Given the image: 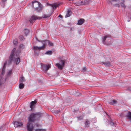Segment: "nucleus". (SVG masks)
Here are the masks:
<instances>
[{
  "label": "nucleus",
  "mask_w": 131,
  "mask_h": 131,
  "mask_svg": "<svg viewBox=\"0 0 131 131\" xmlns=\"http://www.w3.org/2000/svg\"><path fill=\"white\" fill-rule=\"evenodd\" d=\"M58 17H59L62 18V16L60 15H59L58 16Z\"/></svg>",
  "instance_id": "f704fd0d"
},
{
  "label": "nucleus",
  "mask_w": 131,
  "mask_h": 131,
  "mask_svg": "<svg viewBox=\"0 0 131 131\" xmlns=\"http://www.w3.org/2000/svg\"><path fill=\"white\" fill-rule=\"evenodd\" d=\"M50 16V15H44L43 17L44 18H46L48 17H49Z\"/></svg>",
  "instance_id": "bb28decb"
},
{
  "label": "nucleus",
  "mask_w": 131,
  "mask_h": 131,
  "mask_svg": "<svg viewBox=\"0 0 131 131\" xmlns=\"http://www.w3.org/2000/svg\"><path fill=\"white\" fill-rule=\"evenodd\" d=\"M83 115H82L81 116L78 117L77 119L79 120H81L83 119Z\"/></svg>",
  "instance_id": "aec40b11"
},
{
  "label": "nucleus",
  "mask_w": 131,
  "mask_h": 131,
  "mask_svg": "<svg viewBox=\"0 0 131 131\" xmlns=\"http://www.w3.org/2000/svg\"><path fill=\"white\" fill-rule=\"evenodd\" d=\"M121 6L122 7H125V5H124V4L123 3H121Z\"/></svg>",
  "instance_id": "c756f323"
},
{
  "label": "nucleus",
  "mask_w": 131,
  "mask_h": 131,
  "mask_svg": "<svg viewBox=\"0 0 131 131\" xmlns=\"http://www.w3.org/2000/svg\"><path fill=\"white\" fill-rule=\"evenodd\" d=\"M20 82L21 83L25 81V79L23 77H21L20 79Z\"/></svg>",
  "instance_id": "a878e982"
},
{
  "label": "nucleus",
  "mask_w": 131,
  "mask_h": 131,
  "mask_svg": "<svg viewBox=\"0 0 131 131\" xmlns=\"http://www.w3.org/2000/svg\"><path fill=\"white\" fill-rule=\"evenodd\" d=\"M82 69L83 71H85L86 69V68L85 67H84Z\"/></svg>",
  "instance_id": "72a5a7b5"
},
{
  "label": "nucleus",
  "mask_w": 131,
  "mask_h": 131,
  "mask_svg": "<svg viewBox=\"0 0 131 131\" xmlns=\"http://www.w3.org/2000/svg\"><path fill=\"white\" fill-rule=\"evenodd\" d=\"M36 115L32 114L28 118L29 122L27 124V129L28 131H33L34 127L31 122H33L35 120Z\"/></svg>",
  "instance_id": "f257e3e1"
},
{
  "label": "nucleus",
  "mask_w": 131,
  "mask_h": 131,
  "mask_svg": "<svg viewBox=\"0 0 131 131\" xmlns=\"http://www.w3.org/2000/svg\"><path fill=\"white\" fill-rule=\"evenodd\" d=\"M23 46V45H21L20 46V47H22Z\"/></svg>",
  "instance_id": "c9c22d12"
},
{
  "label": "nucleus",
  "mask_w": 131,
  "mask_h": 131,
  "mask_svg": "<svg viewBox=\"0 0 131 131\" xmlns=\"http://www.w3.org/2000/svg\"><path fill=\"white\" fill-rule=\"evenodd\" d=\"M42 70L45 72H47L51 67V65L49 64H43L42 65Z\"/></svg>",
  "instance_id": "39448f33"
},
{
  "label": "nucleus",
  "mask_w": 131,
  "mask_h": 131,
  "mask_svg": "<svg viewBox=\"0 0 131 131\" xmlns=\"http://www.w3.org/2000/svg\"><path fill=\"white\" fill-rule=\"evenodd\" d=\"M52 52L51 50H48L46 52L45 54H46L51 55L52 54Z\"/></svg>",
  "instance_id": "f3484780"
},
{
  "label": "nucleus",
  "mask_w": 131,
  "mask_h": 131,
  "mask_svg": "<svg viewBox=\"0 0 131 131\" xmlns=\"http://www.w3.org/2000/svg\"><path fill=\"white\" fill-rule=\"evenodd\" d=\"M71 12L69 10H68L67 12L66 15L65 16L66 17H69L70 16Z\"/></svg>",
  "instance_id": "dca6fc26"
},
{
  "label": "nucleus",
  "mask_w": 131,
  "mask_h": 131,
  "mask_svg": "<svg viewBox=\"0 0 131 131\" xmlns=\"http://www.w3.org/2000/svg\"><path fill=\"white\" fill-rule=\"evenodd\" d=\"M127 117L131 121V112H128L127 115Z\"/></svg>",
  "instance_id": "2eb2a0df"
},
{
  "label": "nucleus",
  "mask_w": 131,
  "mask_h": 131,
  "mask_svg": "<svg viewBox=\"0 0 131 131\" xmlns=\"http://www.w3.org/2000/svg\"><path fill=\"white\" fill-rule=\"evenodd\" d=\"M61 63H57L55 64V66L58 67V68L60 69H62L63 67L64 66V64L65 63V61L64 60L61 61Z\"/></svg>",
  "instance_id": "0eeeda50"
},
{
  "label": "nucleus",
  "mask_w": 131,
  "mask_h": 131,
  "mask_svg": "<svg viewBox=\"0 0 131 131\" xmlns=\"http://www.w3.org/2000/svg\"><path fill=\"white\" fill-rule=\"evenodd\" d=\"M90 122H89L88 121H87L85 122V126L86 127H88L89 126V124Z\"/></svg>",
  "instance_id": "393cba45"
},
{
  "label": "nucleus",
  "mask_w": 131,
  "mask_h": 131,
  "mask_svg": "<svg viewBox=\"0 0 131 131\" xmlns=\"http://www.w3.org/2000/svg\"><path fill=\"white\" fill-rule=\"evenodd\" d=\"M19 52H20V51H19V52H18V53H19Z\"/></svg>",
  "instance_id": "58836bf2"
},
{
  "label": "nucleus",
  "mask_w": 131,
  "mask_h": 131,
  "mask_svg": "<svg viewBox=\"0 0 131 131\" xmlns=\"http://www.w3.org/2000/svg\"><path fill=\"white\" fill-rule=\"evenodd\" d=\"M84 22V20L82 19H81L80 20H78L77 24L80 25L83 24Z\"/></svg>",
  "instance_id": "4468645a"
},
{
  "label": "nucleus",
  "mask_w": 131,
  "mask_h": 131,
  "mask_svg": "<svg viewBox=\"0 0 131 131\" xmlns=\"http://www.w3.org/2000/svg\"><path fill=\"white\" fill-rule=\"evenodd\" d=\"M36 126H38V125H37H37H36Z\"/></svg>",
  "instance_id": "4c0bfd02"
},
{
  "label": "nucleus",
  "mask_w": 131,
  "mask_h": 131,
  "mask_svg": "<svg viewBox=\"0 0 131 131\" xmlns=\"http://www.w3.org/2000/svg\"><path fill=\"white\" fill-rule=\"evenodd\" d=\"M24 85L22 83H20L19 85V87L20 89H23L24 87Z\"/></svg>",
  "instance_id": "412c9836"
},
{
  "label": "nucleus",
  "mask_w": 131,
  "mask_h": 131,
  "mask_svg": "<svg viewBox=\"0 0 131 131\" xmlns=\"http://www.w3.org/2000/svg\"><path fill=\"white\" fill-rule=\"evenodd\" d=\"M15 50V49L14 48L12 51L11 55L10 56V59L9 61L10 62H11L12 60L13 56H14V62L16 63V64H18L20 62V59L19 58L18 53L16 54V55H15V54H14V53Z\"/></svg>",
  "instance_id": "f03ea898"
},
{
  "label": "nucleus",
  "mask_w": 131,
  "mask_h": 131,
  "mask_svg": "<svg viewBox=\"0 0 131 131\" xmlns=\"http://www.w3.org/2000/svg\"><path fill=\"white\" fill-rule=\"evenodd\" d=\"M13 43L14 45H16L17 43V40H15L13 41Z\"/></svg>",
  "instance_id": "cd10ccee"
},
{
  "label": "nucleus",
  "mask_w": 131,
  "mask_h": 131,
  "mask_svg": "<svg viewBox=\"0 0 131 131\" xmlns=\"http://www.w3.org/2000/svg\"><path fill=\"white\" fill-rule=\"evenodd\" d=\"M14 124V126L16 127L20 126L23 125L22 123L17 122H15Z\"/></svg>",
  "instance_id": "9b49d317"
},
{
  "label": "nucleus",
  "mask_w": 131,
  "mask_h": 131,
  "mask_svg": "<svg viewBox=\"0 0 131 131\" xmlns=\"http://www.w3.org/2000/svg\"><path fill=\"white\" fill-rule=\"evenodd\" d=\"M7 64V62L6 61L4 64V66L2 68L1 73V75L2 76L4 75L5 72V66Z\"/></svg>",
  "instance_id": "1a4fd4ad"
},
{
  "label": "nucleus",
  "mask_w": 131,
  "mask_h": 131,
  "mask_svg": "<svg viewBox=\"0 0 131 131\" xmlns=\"http://www.w3.org/2000/svg\"><path fill=\"white\" fill-rule=\"evenodd\" d=\"M20 37V39L21 40H23V39L24 38L23 36H21Z\"/></svg>",
  "instance_id": "2f4dec72"
},
{
  "label": "nucleus",
  "mask_w": 131,
  "mask_h": 131,
  "mask_svg": "<svg viewBox=\"0 0 131 131\" xmlns=\"http://www.w3.org/2000/svg\"><path fill=\"white\" fill-rule=\"evenodd\" d=\"M41 18V17H38L35 15L32 16L30 18L29 21L31 23L34 22L37 19H40Z\"/></svg>",
  "instance_id": "423d86ee"
},
{
  "label": "nucleus",
  "mask_w": 131,
  "mask_h": 131,
  "mask_svg": "<svg viewBox=\"0 0 131 131\" xmlns=\"http://www.w3.org/2000/svg\"><path fill=\"white\" fill-rule=\"evenodd\" d=\"M59 5L57 3L51 5V6L53 9H56L57 7H58Z\"/></svg>",
  "instance_id": "a211bd4d"
},
{
  "label": "nucleus",
  "mask_w": 131,
  "mask_h": 131,
  "mask_svg": "<svg viewBox=\"0 0 131 131\" xmlns=\"http://www.w3.org/2000/svg\"><path fill=\"white\" fill-rule=\"evenodd\" d=\"M35 131H46L45 129H36L35 130Z\"/></svg>",
  "instance_id": "b1692460"
},
{
  "label": "nucleus",
  "mask_w": 131,
  "mask_h": 131,
  "mask_svg": "<svg viewBox=\"0 0 131 131\" xmlns=\"http://www.w3.org/2000/svg\"><path fill=\"white\" fill-rule=\"evenodd\" d=\"M36 103V101L35 100L34 101H32L30 103V107L31 110L35 107V104Z\"/></svg>",
  "instance_id": "9d476101"
},
{
  "label": "nucleus",
  "mask_w": 131,
  "mask_h": 131,
  "mask_svg": "<svg viewBox=\"0 0 131 131\" xmlns=\"http://www.w3.org/2000/svg\"><path fill=\"white\" fill-rule=\"evenodd\" d=\"M44 42V41H43L42 42L43 44V45L41 47H38L37 46H34L33 47V49L35 50V54H36L35 52L36 51L38 50H40L41 49H43L44 48L45 45L43 43Z\"/></svg>",
  "instance_id": "20e7f679"
},
{
  "label": "nucleus",
  "mask_w": 131,
  "mask_h": 131,
  "mask_svg": "<svg viewBox=\"0 0 131 131\" xmlns=\"http://www.w3.org/2000/svg\"><path fill=\"white\" fill-rule=\"evenodd\" d=\"M2 79V77L1 76H0V85H1L2 84L1 82V79Z\"/></svg>",
  "instance_id": "473e14b6"
},
{
  "label": "nucleus",
  "mask_w": 131,
  "mask_h": 131,
  "mask_svg": "<svg viewBox=\"0 0 131 131\" xmlns=\"http://www.w3.org/2000/svg\"><path fill=\"white\" fill-rule=\"evenodd\" d=\"M32 3V5L36 11L39 12L42 10V7L40 3L36 0L33 1Z\"/></svg>",
  "instance_id": "7ed1b4c3"
},
{
  "label": "nucleus",
  "mask_w": 131,
  "mask_h": 131,
  "mask_svg": "<svg viewBox=\"0 0 131 131\" xmlns=\"http://www.w3.org/2000/svg\"><path fill=\"white\" fill-rule=\"evenodd\" d=\"M105 66L107 67H110L111 66L110 63L108 62H105Z\"/></svg>",
  "instance_id": "4be33fe9"
},
{
  "label": "nucleus",
  "mask_w": 131,
  "mask_h": 131,
  "mask_svg": "<svg viewBox=\"0 0 131 131\" xmlns=\"http://www.w3.org/2000/svg\"><path fill=\"white\" fill-rule=\"evenodd\" d=\"M12 72V70H10L8 72V75H10L11 74Z\"/></svg>",
  "instance_id": "c85d7f7f"
},
{
  "label": "nucleus",
  "mask_w": 131,
  "mask_h": 131,
  "mask_svg": "<svg viewBox=\"0 0 131 131\" xmlns=\"http://www.w3.org/2000/svg\"><path fill=\"white\" fill-rule=\"evenodd\" d=\"M24 34L26 36H27L29 32V31L28 29L24 30Z\"/></svg>",
  "instance_id": "6ab92c4d"
},
{
  "label": "nucleus",
  "mask_w": 131,
  "mask_h": 131,
  "mask_svg": "<svg viewBox=\"0 0 131 131\" xmlns=\"http://www.w3.org/2000/svg\"><path fill=\"white\" fill-rule=\"evenodd\" d=\"M77 3L78 5H81L84 4L83 0H81L78 1Z\"/></svg>",
  "instance_id": "ddd939ff"
},
{
  "label": "nucleus",
  "mask_w": 131,
  "mask_h": 131,
  "mask_svg": "<svg viewBox=\"0 0 131 131\" xmlns=\"http://www.w3.org/2000/svg\"><path fill=\"white\" fill-rule=\"evenodd\" d=\"M111 39L110 37L107 36H104L102 39L103 42L104 43L105 42L109 43V41L111 40Z\"/></svg>",
  "instance_id": "6e6552de"
},
{
  "label": "nucleus",
  "mask_w": 131,
  "mask_h": 131,
  "mask_svg": "<svg viewBox=\"0 0 131 131\" xmlns=\"http://www.w3.org/2000/svg\"><path fill=\"white\" fill-rule=\"evenodd\" d=\"M53 44L51 42H49V45L50 46H53Z\"/></svg>",
  "instance_id": "7c9ffc66"
},
{
  "label": "nucleus",
  "mask_w": 131,
  "mask_h": 131,
  "mask_svg": "<svg viewBox=\"0 0 131 131\" xmlns=\"http://www.w3.org/2000/svg\"><path fill=\"white\" fill-rule=\"evenodd\" d=\"M3 2H5L6 0H2Z\"/></svg>",
  "instance_id": "e433bc0d"
},
{
  "label": "nucleus",
  "mask_w": 131,
  "mask_h": 131,
  "mask_svg": "<svg viewBox=\"0 0 131 131\" xmlns=\"http://www.w3.org/2000/svg\"><path fill=\"white\" fill-rule=\"evenodd\" d=\"M38 41H39V40H38Z\"/></svg>",
  "instance_id": "ea45409f"
},
{
  "label": "nucleus",
  "mask_w": 131,
  "mask_h": 131,
  "mask_svg": "<svg viewBox=\"0 0 131 131\" xmlns=\"http://www.w3.org/2000/svg\"><path fill=\"white\" fill-rule=\"evenodd\" d=\"M109 104L112 105H114L116 104V101L114 100H111L108 101Z\"/></svg>",
  "instance_id": "f8f14e48"
},
{
  "label": "nucleus",
  "mask_w": 131,
  "mask_h": 131,
  "mask_svg": "<svg viewBox=\"0 0 131 131\" xmlns=\"http://www.w3.org/2000/svg\"><path fill=\"white\" fill-rule=\"evenodd\" d=\"M84 4L88 3L90 1V0H83Z\"/></svg>",
  "instance_id": "5701e85b"
}]
</instances>
